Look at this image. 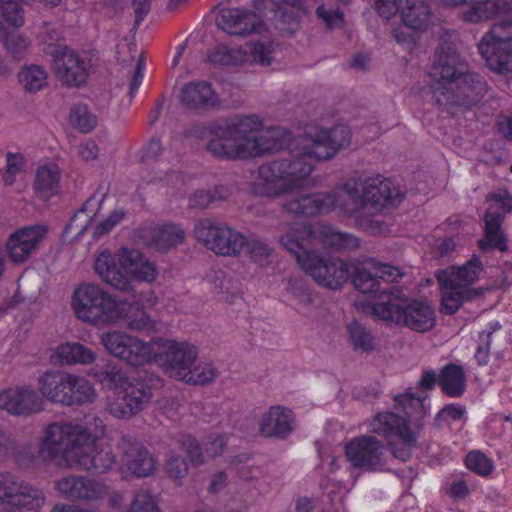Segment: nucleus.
I'll return each mask as SVG.
<instances>
[{"instance_id":"f3484780","label":"nucleus","mask_w":512,"mask_h":512,"mask_svg":"<svg viewBox=\"0 0 512 512\" xmlns=\"http://www.w3.org/2000/svg\"><path fill=\"white\" fill-rule=\"evenodd\" d=\"M345 454L354 468L364 471H384L387 466L383 443L371 435L351 440L345 446Z\"/></svg>"},{"instance_id":"37998d69","label":"nucleus","mask_w":512,"mask_h":512,"mask_svg":"<svg viewBox=\"0 0 512 512\" xmlns=\"http://www.w3.org/2000/svg\"><path fill=\"white\" fill-rule=\"evenodd\" d=\"M19 82L28 93L41 90L46 85L47 75L41 66L32 64L19 72Z\"/></svg>"},{"instance_id":"4468645a","label":"nucleus","mask_w":512,"mask_h":512,"mask_svg":"<svg viewBox=\"0 0 512 512\" xmlns=\"http://www.w3.org/2000/svg\"><path fill=\"white\" fill-rule=\"evenodd\" d=\"M198 241L214 253L222 256L238 255L244 248L246 238L225 222L212 219H200L194 228Z\"/></svg>"},{"instance_id":"39448f33","label":"nucleus","mask_w":512,"mask_h":512,"mask_svg":"<svg viewBox=\"0 0 512 512\" xmlns=\"http://www.w3.org/2000/svg\"><path fill=\"white\" fill-rule=\"evenodd\" d=\"M309 233L310 230L306 229L301 232L292 229L281 236L280 244L295 257L299 266L309 273L318 285L331 290L342 288L350 277L351 265L339 258L322 257L313 248L310 238L300 237V234Z\"/></svg>"},{"instance_id":"c85d7f7f","label":"nucleus","mask_w":512,"mask_h":512,"mask_svg":"<svg viewBox=\"0 0 512 512\" xmlns=\"http://www.w3.org/2000/svg\"><path fill=\"white\" fill-rule=\"evenodd\" d=\"M184 231L175 224H166L159 227H148L139 230V237L148 246L158 251H167L184 240Z\"/></svg>"},{"instance_id":"6e6d98bb","label":"nucleus","mask_w":512,"mask_h":512,"mask_svg":"<svg viewBox=\"0 0 512 512\" xmlns=\"http://www.w3.org/2000/svg\"><path fill=\"white\" fill-rule=\"evenodd\" d=\"M244 247H246L251 259L258 263L266 261L272 251L270 246L260 239H246Z\"/></svg>"},{"instance_id":"423d86ee","label":"nucleus","mask_w":512,"mask_h":512,"mask_svg":"<svg viewBox=\"0 0 512 512\" xmlns=\"http://www.w3.org/2000/svg\"><path fill=\"white\" fill-rule=\"evenodd\" d=\"M94 269L108 285L133 297H136V283H150L157 276L154 263L135 249H124L117 257L103 251L96 257Z\"/></svg>"},{"instance_id":"a878e982","label":"nucleus","mask_w":512,"mask_h":512,"mask_svg":"<svg viewBox=\"0 0 512 512\" xmlns=\"http://www.w3.org/2000/svg\"><path fill=\"white\" fill-rule=\"evenodd\" d=\"M50 363L57 368H51L39 378V390L49 401L64 402V346L57 347L50 356Z\"/></svg>"},{"instance_id":"4c0bfd02","label":"nucleus","mask_w":512,"mask_h":512,"mask_svg":"<svg viewBox=\"0 0 512 512\" xmlns=\"http://www.w3.org/2000/svg\"><path fill=\"white\" fill-rule=\"evenodd\" d=\"M485 238L486 241H479V248L486 251L488 247H494L502 252L508 250L506 237L501 229L502 217L499 214H493L490 210L485 213Z\"/></svg>"},{"instance_id":"864d4df0","label":"nucleus","mask_w":512,"mask_h":512,"mask_svg":"<svg viewBox=\"0 0 512 512\" xmlns=\"http://www.w3.org/2000/svg\"><path fill=\"white\" fill-rule=\"evenodd\" d=\"M182 448L194 466H200L205 462L204 454L198 441L191 435L182 437Z\"/></svg>"},{"instance_id":"2f4dec72","label":"nucleus","mask_w":512,"mask_h":512,"mask_svg":"<svg viewBox=\"0 0 512 512\" xmlns=\"http://www.w3.org/2000/svg\"><path fill=\"white\" fill-rule=\"evenodd\" d=\"M61 173L55 162H49L38 168L34 181L36 194L42 200L56 195L60 188Z\"/></svg>"},{"instance_id":"0eeeda50","label":"nucleus","mask_w":512,"mask_h":512,"mask_svg":"<svg viewBox=\"0 0 512 512\" xmlns=\"http://www.w3.org/2000/svg\"><path fill=\"white\" fill-rule=\"evenodd\" d=\"M373 314L378 318L404 325L417 332H426L435 325V313L425 301L409 299L399 287L384 291L380 302L372 306Z\"/></svg>"},{"instance_id":"c03bdc74","label":"nucleus","mask_w":512,"mask_h":512,"mask_svg":"<svg viewBox=\"0 0 512 512\" xmlns=\"http://www.w3.org/2000/svg\"><path fill=\"white\" fill-rule=\"evenodd\" d=\"M189 372L185 379H181V381L194 385H206L213 381L217 375L216 369L211 364H196V361L189 367Z\"/></svg>"},{"instance_id":"e433bc0d","label":"nucleus","mask_w":512,"mask_h":512,"mask_svg":"<svg viewBox=\"0 0 512 512\" xmlns=\"http://www.w3.org/2000/svg\"><path fill=\"white\" fill-rule=\"evenodd\" d=\"M105 491V486L86 476H66V495L77 498L96 500Z\"/></svg>"},{"instance_id":"4d7b16f0","label":"nucleus","mask_w":512,"mask_h":512,"mask_svg":"<svg viewBox=\"0 0 512 512\" xmlns=\"http://www.w3.org/2000/svg\"><path fill=\"white\" fill-rule=\"evenodd\" d=\"M465 413V408L456 405V404H448L445 405L435 416L434 418V426L436 428H440L443 423H446L450 420L457 421L462 418Z\"/></svg>"},{"instance_id":"412c9836","label":"nucleus","mask_w":512,"mask_h":512,"mask_svg":"<svg viewBox=\"0 0 512 512\" xmlns=\"http://www.w3.org/2000/svg\"><path fill=\"white\" fill-rule=\"evenodd\" d=\"M118 448L127 469L137 477H147L155 471V460L147 448L134 436L123 435Z\"/></svg>"},{"instance_id":"13d9d810","label":"nucleus","mask_w":512,"mask_h":512,"mask_svg":"<svg viewBox=\"0 0 512 512\" xmlns=\"http://www.w3.org/2000/svg\"><path fill=\"white\" fill-rule=\"evenodd\" d=\"M16 450L17 443L14 435L8 429L0 427V463L14 456Z\"/></svg>"},{"instance_id":"8fccbe9b","label":"nucleus","mask_w":512,"mask_h":512,"mask_svg":"<svg viewBox=\"0 0 512 512\" xmlns=\"http://www.w3.org/2000/svg\"><path fill=\"white\" fill-rule=\"evenodd\" d=\"M316 15L329 30L342 28L345 24L344 12L339 8L327 10L324 5H319L316 8Z\"/></svg>"},{"instance_id":"4be33fe9","label":"nucleus","mask_w":512,"mask_h":512,"mask_svg":"<svg viewBox=\"0 0 512 512\" xmlns=\"http://www.w3.org/2000/svg\"><path fill=\"white\" fill-rule=\"evenodd\" d=\"M66 406L69 410L66 411V416L70 419L66 423L76 424L87 418L85 408L77 410L73 408L74 405L85 407L91 403L95 398V390L91 383L84 377L74 376L66 373Z\"/></svg>"},{"instance_id":"de8ad7c7","label":"nucleus","mask_w":512,"mask_h":512,"mask_svg":"<svg viewBox=\"0 0 512 512\" xmlns=\"http://www.w3.org/2000/svg\"><path fill=\"white\" fill-rule=\"evenodd\" d=\"M351 343L355 349H360L365 352L374 349L373 338L370 332L361 324L353 322L347 327Z\"/></svg>"},{"instance_id":"c756f323","label":"nucleus","mask_w":512,"mask_h":512,"mask_svg":"<svg viewBox=\"0 0 512 512\" xmlns=\"http://www.w3.org/2000/svg\"><path fill=\"white\" fill-rule=\"evenodd\" d=\"M294 415L290 409L271 407L262 417L260 430L267 437L285 439L293 431Z\"/></svg>"},{"instance_id":"bb28decb","label":"nucleus","mask_w":512,"mask_h":512,"mask_svg":"<svg viewBox=\"0 0 512 512\" xmlns=\"http://www.w3.org/2000/svg\"><path fill=\"white\" fill-rule=\"evenodd\" d=\"M181 103L196 110L219 109L220 100L211 84L205 81H193L186 83L179 95Z\"/></svg>"},{"instance_id":"bf43d9fd","label":"nucleus","mask_w":512,"mask_h":512,"mask_svg":"<svg viewBox=\"0 0 512 512\" xmlns=\"http://www.w3.org/2000/svg\"><path fill=\"white\" fill-rule=\"evenodd\" d=\"M165 470L174 479L184 478L188 473V466L183 457L172 453L166 461Z\"/></svg>"},{"instance_id":"338daca9","label":"nucleus","mask_w":512,"mask_h":512,"mask_svg":"<svg viewBox=\"0 0 512 512\" xmlns=\"http://www.w3.org/2000/svg\"><path fill=\"white\" fill-rule=\"evenodd\" d=\"M492 334L493 331L488 333L482 332L479 335V344L475 353V358L479 365H485L488 363Z\"/></svg>"},{"instance_id":"ddd939ff","label":"nucleus","mask_w":512,"mask_h":512,"mask_svg":"<svg viewBox=\"0 0 512 512\" xmlns=\"http://www.w3.org/2000/svg\"><path fill=\"white\" fill-rule=\"evenodd\" d=\"M45 503L40 488L10 472L0 473V505L7 512H41Z\"/></svg>"},{"instance_id":"f257e3e1","label":"nucleus","mask_w":512,"mask_h":512,"mask_svg":"<svg viewBox=\"0 0 512 512\" xmlns=\"http://www.w3.org/2000/svg\"><path fill=\"white\" fill-rule=\"evenodd\" d=\"M260 126L256 115L230 118L218 127V138L209 141L207 149L213 156L228 160L269 156L284 148L295 151L294 160H330L351 143V131L346 125L320 129L315 135L294 139L288 131L276 127L256 133Z\"/></svg>"},{"instance_id":"49530a36","label":"nucleus","mask_w":512,"mask_h":512,"mask_svg":"<svg viewBox=\"0 0 512 512\" xmlns=\"http://www.w3.org/2000/svg\"><path fill=\"white\" fill-rule=\"evenodd\" d=\"M20 0H0V14L4 21L12 27L24 24V11Z\"/></svg>"},{"instance_id":"5701e85b","label":"nucleus","mask_w":512,"mask_h":512,"mask_svg":"<svg viewBox=\"0 0 512 512\" xmlns=\"http://www.w3.org/2000/svg\"><path fill=\"white\" fill-rule=\"evenodd\" d=\"M462 20L478 23L500 18L503 29L512 27V0H481L462 13Z\"/></svg>"},{"instance_id":"9b49d317","label":"nucleus","mask_w":512,"mask_h":512,"mask_svg":"<svg viewBox=\"0 0 512 512\" xmlns=\"http://www.w3.org/2000/svg\"><path fill=\"white\" fill-rule=\"evenodd\" d=\"M162 385V379L155 373L146 369L137 370L121 395L108 404V412L118 419H129L150 402L152 389Z\"/></svg>"},{"instance_id":"0e129e2a","label":"nucleus","mask_w":512,"mask_h":512,"mask_svg":"<svg viewBox=\"0 0 512 512\" xmlns=\"http://www.w3.org/2000/svg\"><path fill=\"white\" fill-rule=\"evenodd\" d=\"M373 270L376 271L378 280L385 282L386 287H389V283L396 281L398 278L403 276V273L396 266L388 264H378L373 266Z\"/></svg>"},{"instance_id":"cd10ccee","label":"nucleus","mask_w":512,"mask_h":512,"mask_svg":"<svg viewBox=\"0 0 512 512\" xmlns=\"http://www.w3.org/2000/svg\"><path fill=\"white\" fill-rule=\"evenodd\" d=\"M254 9L260 14V19L266 18L274 21L281 32L294 35L300 27V16L293 9H282L275 0H254Z\"/></svg>"},{"instance_id":"a211bd4d","label":"nucleus","mask_w":512,"mask_h":512,"mask_svg":"<svg viewBox=\"0 0 512 512\" xmlns=\"http://www.w3.org/2000/svg\"><path fill=\"white\" fill-rule=\"evenodd\" d=\"M101 343L111 355L131 366H142L151 361L152 342H143L126 333L112 331L101 335Z\"/></svg>"},{"instance_id":"ea45409f","label":"nucleus","mask_w":512,"mask_h":512,"mask_svg":"<svg viewBox=\"0 0 512 512\" xmlns=\"http://www.w3.org/2000/svg\"><path fill=\"white\" fill-rule=\"evenodd\" d=\"M69 123L80 133H91L98 125V117L88 104L76 103L70 108Z\"/></svg>"},{"instance_id":"79ce46f5","label":"nucleus","mask_w":512,"mask_h":512,"mask_svg":"<svg viewBox=\"0 0 512 512\" xmlns=\"http://www.w3.org/2000/svg\"><path fill=\"white\" fill-rule=\"evenodd\" d=\"M99 381L110 389L125 390V386L132 380L131 377H126L122 368L113 362H108L103 365L96 373Z\"/></svg>"},{"instance_id":"f03ea898","label":"nucleus","mask_w":512,"mask_h":512,"mask_svg":"<svg viewBox=\"0 0 512 512\" xmlns=\"http://www.w3.org/2000/svg\"><path fill=\"white\" fill-rule=\"evenodd\" d=\"M429 77L432 102L451 117L476 105L488 92L486 80L469 70L457 50L456 39L449 33L439 38Z\"/></svg>"},{"instance_id":"a19ab883","label":"nucleus","mask_w":512,"mask_h":512,"mask_svg":"<svg viewBox=\"0 0 512 512\" xmlns=\"http://www.w3.org/2000/svg\"><path fill=\"white\" fill-rule=\"evenodd\" d=\"M248 60V51L219 45L208 56V61L220 66L243 65Z\"/></svg>"},{"instance_id":"69168bd1","label":"nucleus","mask_w":512,"mask_h":512,"mask_svg":"<svg viewBox=\"0 0 512 512\" xmlns=\"http://www.w3.org/2000/svg\"><path fill=\"white\" fill-rule=\"evenodd\" d=\"M419 33L420 32L411 30V28H407L405 25L393 30L394 39L397 43L405 45L407 49H412L417 43L419 40Z\"/></svg>"},{"instance_id":"052dcab7","label":"nucleus","mask_w":512,"mask_h":512,"mask_svg":"<svg viewBox=\"0 0 512 512\" xmlns=\"http://www.w3.org/2000/svg\"><path fill=\"white\" fill-rule=\"evenodd\" d=\"M126 216L124 209L113 210L106 219L101 221L94 229V236L101 237L109 233Z\"/></svg>"},{"instance_id":"1a4fd4ad","label":"nucleus","mask_w":512,"mask_h":512,"mask_svg":"<svg viewBox=\"0 0 512 512\" xmlns=\"http://www.w3.org/2000/svg\"><path fill=\"white\" fill-rule=\"evenodd\" d=\"M480 259L474 256L461 267H453L449 272L439 270L436 278L442 287L441 312L453 315L460 306L483 295V290L470 288L469 286L479 278L482 271Z\"/></svg>"},{"instance_id":"b1692460","label":"nucleus","mask_w":512,"mask_h":512,"mask_svg":"<svg viewBox=\"0 0 512 512\" xmlns=\"http://www.w3.org/2000/svg\"><path fill=\"white\" fill-rule=\"evenodd\" d=\"M96 59L90 51H75L66 46V87L84 88L96 71Z\"/></svg>"},{"instance_id":"a18cd8bd","label":"nucleus","mask_w":512,"mask_h":512,"mask_svg":"<svg viewBox=\"0 0 512 512\" xmlns=\"http://www.w3.org/2000/svg\"><path fill=\"white\" fill-rule=\"evenodd\" d=\"M96 354L81 343L66 342V364L88 365L94 362Z\"/></svg>"},{"instance_id":"7c9ffc66","label":"nucleus","mask_w":512,"mask_h":512,"mask_svg":"<svg viewBox=\"0 0 512 512\" xmlns=\"http://www.w3.org/2000/svg\"><path fill=\"white\" fill-rule=\"evenodd\" d=\"M431 8L423 0H409L401 10L403 24L415 32H424L431 22Z\"/></svg>"},{"instance_id":"9d476101","label":"nucleus","mask_w":512,"mask_h":512,"mask_svg":"<svg viewBox=\"0 0 512 512\" xmlns=\"http://www.w3.org/2000/svg\"><path fill=\"white\" fill-rule=\"evenodd\" d=\"M71 305L79 319L96 326L115 323L123 316L125 307L124 302L94 284L76 289Z\"/></svg>"},{"instance_id":"393cba45","label":"nucleus","mask_w":512,"mask_h":512,"mask_svg":"<svg viewBox=\"0 0 512 512\" xmlns=\"http://www.w3.org/2000/svg\"><path fill=\"white\" fill-rule=\"evenodd\" d=\"M0 409L17 416H27L43 409L42 400L35 390L17 387L0 392Z\"/></svg>"},{"instance_id":"72a5a7b5","label":"nucleus","mask_w":512,"mask_h":512,"mask_svg":"<svg viewBox=\"0 0 512 512\" xmlns=\"http://www.w3.org/2000/svg\"><path fill=\"white\" fill-rule=\"evenodd\" d=\"M350 276L352 277V284L355 289L363 294H370L376 297L378 299L376 302H380L384 291H390L394 287H382L376 271L370 270L365 266H351Z\"/></svg>"},{"instance_id":"58836bf2","label":"nucleus","mask_w":512,"mask_h":512,"mask_svg":"<svg viewBox=\"0 0 512 512\" xmlns=\"http://www.w3.org/2000/svg\"><path fill=\"white\" fill-rule=\"evenodd\" d=\"M319 236L326 246L336 251L352 250L359 245V240L356 236L337 231L330 225H322L319 228Z\"/></svg>"},{"instance_id":"20e7f679","label":"nucleus","mask_w":512,"mask_h":512,"mask_svg":"<svg viewBox=\"0 0 512 512\" xmlns=\"http://www.w3.org/2000/svg\"><path fill=\"white\" fill-rule=\"evenodd\" d=\"M341 195L342 198H348L347 202L343 201L342 211L356 219L378 214L384 209L396 208L405 198L404 191L392 180L379 174L349 178L342 186Z\"/></svg>"},{"instance_id":"774afa93","label":"nucleus","mask_w":512,"mask_h":512,"mask_svg":"<svg viewBox=\"0 0 512 512\" xmlns=\"http://www.w3.org/2000/svg\"><path fill=\"white\" fill-rule=\"evenodd\" d=\"M213 202L211 190H198L189 198V205L197 209H206Z\"/></svg>"},{"instance_id":"603ef678","label":"nucleus","mask_w":512,"mask_h":512,"mask_svg":"<svg viewBox=\"0 0 512 512\" xmlns=\"http://www.w3.org/2000/svg\"><path fill=\"white\" fill-rule=\"evenodd\" d=\"M130 512H160L152 495L146 490L135 493Z\"/></svg>"},{"instance_id":"7ed1b4c3","label":"nucleus","mask_w":512,"mask_h":512,"mask_svg":"<svg viewBox=\"0 0 512 512\" xmlns=\"http://www.w3.org/2000/svg\"><path fill=\"white\" fill-rule=\"evenodd\" d=\"M313 169L312 162H263L253 174L251 189L262 197L290 195L283 208L300 217L325 214L336 206L342 209L341 190L326 193L295 191L309 183Z\"/></svg>"},{"instance_id":"f8f14e48","label":"nucleus","mask_w":512,"mask_h":512,"mask_svg":"<svg viewBox=\"0 0 512 512\" xmlns=\"http://www.w3.org/2000/svg\"><path fill=\"white\" fill-rule=\"evenodd\" d=\"M197 356V347L188 342L164 338L152 341L151 361L154 360L161 366L170 378L179 381L185 379L187 373H190L189 367L194 364Z\"/></svg>"},{"instance_id":"c9c22d12","label":"nucleus","mask_w":512,"mask_h":512,"mask_svg":"<svg viewBox=\"0 0 512 512\" xmlns=\"http://www.w3.org/2000/svg\"><path fill=\"white\" fill-rule=\"evenodd\" d=\"M39 453L44 461H52L63 457L64 424L52 423L46 428Z\"/></svg>"},{"instance_id":"e2e57ef3","label":"nucleus","mask_w":512,"mask_h":512,"mask_svg":"<svg viewBox=\"0 0 512 512\" xmlns=\"http://www.w3.org/2000/svg\"><path fill=\"white\" fill-rule=\"evenodd\" d=\"M125 321L126 325L131 330L143 331L149 330L153 327L152 320L147 315V313L142 309H138L134 313L127 314L125 317Z\"/></svg>"},{"instance_id":"dca6fc26","label":"nucleus","mask_w":512,"mask_h":512,"mask_svg":"<svg viewBox=\"0 0 512 512\" xmlns=\"http://www.w3.org/2000/svg\"><path fill=\"white\" fill-rule=\"evenodd\" d=\"M478 49L490 70L512 77V33L502 24H494L483 35Z\"/></svg>"},{"instance_id":"3c124183","label":"nucleus","mask_w":512,"mask_h":512,"mask_svg":"<svg viewBox=\"0 0 512 512\" xmlns=\"http://www.w3.org/2000/svg\"><path fill=\"white\" fill-rule=\"evenodd\" d=\"M274 43L272 41L253 43L249 47V53L253 61L261 66H269L272 63V53L274 51Z\"/></svg>"},{"instance_id":"aec40b11","label":"nucleus","mask_w":512,"mask_h":512,"mask_svg":"<svg viewBox=\"0 0 512 512\" xmlns=\"http://www.w3.org/2000/svg\"><path fill=\"white\" fill-rule=\"evenodd\" d=\"M48 228L45 225H30L12 233L6 242L7 254L11 262L21 264L35 254L40 243L46 237Z\"/></svg>"},{"instance_id":"6e6552de","label":"nucleus","mask_w":512,"mask_h":512,"mask_svg":"<svg viewBox=\"0 0 512 512\" xmlns=\"http://www.w3.org/2000/svg\"><path fill=\"white\" fill-rule=\"evenodd\" d=\"M96 436L83 423H66V466L79 467L96 474L107 472L115 463L109 448L96 445Z\"/></svg>"},{"instance_id":"6ab92c4d","label":"nucleus","mask_w":512,"mask_h":512,"mask_svg":"<svg viewBox=\"0 0 512 512\" xmlns=\"http://www.w3.org/2000/svg\"><path fill=\"white\" fill-rule=\"evenodd\" d=\"M216 24L221 30L237 36L263 34L267 25L260 14L242 8H223L216 17Z\"/></svg>"},{"instance_id":"09e8293b","label":"nucleus","mask_w":512,"mask_h":512,"mask_svg":"<svg viewBox=\"0 0 512 512\" xmlns=\"http://www.w3.org/2000/svg\"><path fill=\"white\" fill-rule=\"evenodd\" d=\"M465 463L469 470L481 476L489 475L493 469L492 461L480 451H472L468 453Z\"/></svg>"},{"instance_id":"2eb2a0df","label":"nucleus","mask_w":512,"mask_h":512,"mask_svg":"<svg viewBox=\"0 0 512 512\" xmlns=\"http://www.w3.org/2000/svg\"><path fill=\"white\" fill-rule=\"evenodd\" d=\"M370 427L373 433L393 438L388 444L395 458L404 462L410 459L417 439L404 417L393 412H382L377 414Z\"/></svg>"},{"instance_id":"f704fd0d","label":"nucleus","mask_w":512,"mask_h":512,"mask_svg":"<svg viewBox=\"0 0 512 512\" xmlns=\"http://www.w3.org/2000/svg\"><path fill=\"white\" fill-rule=\"evenodd\" d=\"M438 385L444 394L458 398L466 389V375L462 366L449 363L445 365L438 376Z\"/></svg>"},{"instance_id":"680f3d73","label":"nucleus","mask_w":512,"mask_h":512,"mask_svg":"<svg viewBox=\"0 0 512 512\" xmlns=\"http://www.w3.org/2000/svg\"><path fill=\"white\" fill-rule=\"evenodd\" d=\"M45 52L47 55L51 56L56 76L58 80L64 84V47L61 45L49 44Z\"/></svg>"},{"instance_id":"473e14b6","label":"nucleus","mask_w":512,"mask_h":512,"mask_svg":"<svg viewBox=\"0 0 512 512\" xmlns=\"http://www.w3.org/2000/svg\"><path fill=\"white\" fill-rule=\"evenodd\" d=\"M427 396L409 388L404 394L395 397V402L403 408L406 416L414 419L417 427H422V420L429 414V405L426 403Z\"/></svg>"},{"instance_id":"5fc2aeb1","label":"nucleus","mask_w":512,"mask_h":512,"mask_svg":"<svg viewBox=\"0 0 512 512\" xmlns=\"http://www.w3.org/2000/svg\"><path fill=\"white\" fill-rule=\"evenodd\" d=\"M30 42L21 35H9L5 39V47L11 53L12 57L20 61L24 58Z\"/></svg>"}]
</instances>
